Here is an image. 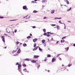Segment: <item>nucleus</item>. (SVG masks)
Returning <instances> with one entry per match:
<instances>
[{
  "label": "nucleus",
  "mask_w": 75,
  "mask_h": 75,
  "mask_svg": "<svg viewBox=\"0 0 75 75\" xmlns=\"http://www.w3.org/2000/svg\"><path fill=\"white\" fill-rule=\"evenodd\" d=\"M21 65L18 64V69H19V71H20V69L21 68Z\"/></svg>",
  "instance_id": "1"
},
{
  "label": "nucleus",
  "mask_w": 75,
  "mask_h": 75,
  "mask_svg": "<svg viewBox=\"0 0 75 75\" xmlns=\"http://www.w3.org/2000/svg\"><path fill=\"white\" fill-rule=\"evenodd\" d=\"M1 38H2V40L4 42H5V36H1Z\"/></svg>",
  "instance_id": "2"
},
{
  "label": "nucleus",
  "mask_w": 75,
  "mask_h": 75,
  "mask_svg": "<svg viewBox=\"0 0 75 75\" xmlns=\"http://www.w3.org/2000/svg\"><path fill=\"white\" fill-rule=\"evenodd\" d=\"M18 48H17V50H13L12 53L13 54H14V53H15V52H17V50H18Z\"/></svg>",
  "instance_id": "3"
},
{
  "label": "nucleus",
  "mask_w": 75,
  "mask_h": 75,
  "mask_svg": "<svg viewBox=\"0 0 75 75\" xmlns=\"http://www.w3.org/2000/svg\"><path fill=\"white\" fill-rule=\"evenodd\" d=\"M21 52V49H19L18 50L17 53V54H20Z\"/></svg>",
  "instance_id": "4"
},
{
  "label": "nucleus",
  "mask_w": 75,
  "mask_h": 75,
  "mask_svg": "<svg viewBox=\"0 0 75 75\" xmlns=\"http://www.w3.org/2000/svg\"><path fill=\"white\" fill-rule=\"evenodd\" d=\"M34 58H38L39 57H40V56L37 55H34Z\"/></svg>",
  "instance_id": "5"
},
{
  "label": "nucleus",
  "mask_w": 75,
  "mask_h": 75,
  "mask_svg": "<svg viewBox=\"0 0 75 75\" xmlns=\"http://www.w3.org/2000/svg\"><path fill=\"white\" fill-rule=\"evenodd\" d=\"M56 59H56V58H55V57L53 58L52 60V62H54V61H55Z\"/></svg>",
  "instance_id": "6"
},
{
  "label": "nucleus",
  "mask_w": 75,
  "mask_h": 75,
  "mask_svg": "<svg viewBox=\"0 0 75 75\" xmlns=\"http://www.w3.org/2000/svg\"><path fill=\"white\" fill-rule=\"evenodd\" d=\"M27 7L25 6H24L23 7V8L24 10H25V9H27Z\"/></svg>",
  "instance_id": "7"
},
{
  "label": "nucleus",
  "mask_w": 75,
  "mask_h": 75,
  "mask_svg": "<svg viewBox=\"0 0 75 75\" xmlns=\"http://www.w3.org/2000/svg\"><path fill=\"white\" fill-rule=\"evenodd\" d=\"M37 39L36 38L35 39H34L33 40V42H36V41H37Z\"/></svg>",
  "instance_id": "8"
},
{
  "label": "nucleus",
  "mask_w": 75,
  "mask_h": 75,
  "mask_svg": "<svg viewBox=\"0 0 75 75\" xmlns=\"http://www.w3.org/2000/svg\"><path fill=\"white\" fill-rule=\"evenodd\" d=\"M55 11L54 10H52L51 13H52V14H54V13H55Z\"/></svg>",
  "instance_id": "9"
},
{
  "label": "nucleus",
  "mask_w": 75,
  "mask_h": 75,
  "mask_svg": "<svg viewBox=\"0 0 75 75\" xmlns=\"http://www.w3.org/2000/svg\"><path fill=\"white\" fill-rule=\"evenodd\" d=\"M6 32L8 33H10V30L9 29H6Z\"/></svg>",
  "instance_id": "10"
},
{
  "label": "nucleus",
  "mask_w": 75,
  "mask_h": 75,
  "mask_svg": "<svg viewBox=\"0 0 75 75\" xmlns=\"http://www.w3.org/2000/svg\"><path fill=\"white\" fill-rule=\"evenodd\" d=\"M25 60L28 61H30V59H25Z\"/></svg>",
  "instance_id": "11"
},
{
  "label": "nucleus",
  "mask_w": 75,
  "mask_h": 75,
  "mask_svg": "<svg viewBox=\"0 0 75 75\" xmlns=\"http://www.w3.org/2000/svg\"><path fill=\"white\" fill-rule=\"evenodd\" d=\"M57 30H59V28H60V27L59 25L57 26Z\"/></svg>",
  "instance_id": "12"
},
{
  "label": "nucleus",
  "mask_w": 75,
  "mask_h": 75,
  "mask_svg": "<svg viewBox=\"0 0 75 75\" xmlns=\"http://www.w3.org/2000/svg\"><path fill=\"white\" fill-rule=\"evenodd\" d=\"M32 62H33V63H35V62H36V61L35 60H32Z\"/></svg>",
  "instance_id": "13"
},
{
  "label": "nucleus",
  "mask_w": 75,
  "mask_h": 75,
  "mask_svg": "<svg viewBox=\"0 0 75 75\" xmlns=\"http://www.w3.org/2000/svg\"><path fill=\"white\" fill-rule=\"evenodd\" d=\"M61 42L62 43V42H65V41L64 39H62L61 40Z\"/></svg>",
  "instance_id": "14"
},
{
  "label": "nucleus",
  "mask_w": 75,
  "mask_h": 75,
  "mask_svg": "<svg viewBox=\"0 0 75 75\" xmlns=\"http://www.w3.org/2000/svg\"><path fill=\"white\" fill-rule=\"evenodd\" d=\"M42 3H45V2H47V1H46V0H42Z\"/></svg>",
  "instance_id": "15"
},
{
  "label": "nucleus",
  "mask_w": 75,
  "mask_h": 75,
  "mask_svg": "<svg viewBox=\"0 0 75 75\" xmlns=\"http://www.w3.org/2000/svg\"><path fill=\"white\" fill-rule=\"evenodd\" d=\"M45 40H42V42L43 44H44V43L45 42Z\"/></svg>",
  "instance_id": "16"
},
{
  "label": "nucleus",
  "mask_w": 75,
  "mask_h": 75,
  "mask_svg": "<svg viewBox=\"0 0 75 75\" xmlns=\"http://www.w3.org/2000/svg\"><path fill=\"white\" fill-rule=\"evenodd\" d=\"M43 31L44 33H45V32H46V29H45V28H44L43 29Z\"/></svg>",
  "instance_id": "17"
},
{
  "label": "nucleus",
  "mask_w": 75,
  "mask_h": 75,
  "mask_svg": "<svg viewBox=\"0 0 75 75\" xmlns=\"http://www.w3.org/2000/svg\"><path fill=\"white\" fill-rule=\"evenodd\" d=\"M69 49V47H67L65 48V50L66 51H68V50Z\"/></svg>",
  "instance_id": "18"
},
{
  "label": "nucleus",
  "mask_w": 75,
  "mask_h": 75,
  "mask_svg": "<svg viewBox=\"0 0 75 75\" xmlns=\"http://www.w3.org/2000/svg\"><path fill=\"white\" fill-rule=\"evenodd\" d=\"M33 12L35 13H36L38 12V11L35 10L33 11Z\"/></svg>",
  "instance_id": "19"
},
{
  "label": "nucleus",
  "mask_w": 75,
  "mask_h": 75,
  "mask_svg": "<svg viewBox=\"0 0 75 75\" xmlns=\"http://www.w3.org/2000/svg\"><path fill=\"white\" fill-rule=\"evenodd\" d=\"M72 65V64L71 63H69V64L68 65V67H70V66Z\"/></svg>",
  "instance_id": "20"
},
{
  "label": "nucleus",
  "mask_w": 75,
  "mask_h": 75,
  "mask_svg": "<svg viewBox=\"0 0 75 75\" xmlns=\"http://www.w3.org/2000/svg\"><path fill=\"white\" fill-rule=\"evenodd\" d=\"M23 47H26L27 46V44L25 43H24L23 44Z\"/></svg>",
  "instance_id": "21"
},
{
  "label": "nucleus",
  "mask_w": 75,
  "mask_h": 75,
  "mask_svg": "<svg viewBox=\"0 0 75 75\" xmlns=\"http://www.w3.org/2000/svg\"><path fill=\"white\" fill-rule=\"evenodd\" d=\"M66 2L67 3V4H69V1H68V0H66Z\"/></svg>",
  "instance_id": "22"
},
{
  "label": "nucleus",
  "mask_w": 75,
  "mask_h": 75,
  "mask_svg": "<svg viewBox=\"0 0 75 75\" xmlns=\"http://www.w3.org/2000/svg\"><path fill=\"white\" fill-rule=\"evenodd\" d=\"M47 57H51V55L48 54V55L47 56Z\"/></svg>",
  "instance_id": "23"
},
{
  "label": "nucleus",
  "mask_w": 75,
  "mask_h": 75,
  "mask_svg": "<svg viewBox=\"0 0 75 75\" xmlns=\"http://www.w3.org/2000/svg\"><path fill=\"white\" fill-rule=\"evenodd\" d=\"M59 23H60V24H64V23H62L61 22V21H59Z\"/></svg>",
  "instance_id": "24"
},
{
  "label": "nucleus",
  "mask_w": 75,
  "mask_h": 75,
  "mask_svg": "<svg viewBox=\"0 0 75 75\" xmlns=\"http://www.w3.org/2000/svg\"><path fill=\"white\" fill-rule=\"evenodd\" d=\"M31 37L30 36H28L27 37L28 39H29V38H30Z\"/></svg>",
  "instance_id": "25"
},
{
  "label": "nucleus",
  "mask_w": 75,
  "mask_h": 75,
  "mask_svg": "<svg viewBox=\"0 0 75 75\" xmlns=\"http://www.w3.org/2000/svg\"><path fill=\"white\" fill-rule=\"evenodd\" d=\"M34 47H36V43H35V44L33 46Z\"/></svg>",
  "instance_id": "26"
},
{
  "label": "nucleus",
  "mask_w": 75,
  "mask_h": 75,
  "mask_svg": "<svg viewBox=\"0 0 75 75\" xmlns=\"http://www.w3.org/2000/svg\"><path fill=\"white\" fill-rule=\"evenodd\" d=\"M25 18H26L27 19H28V18H29V17H27V16H26L25 17Z\"/></svg>",
  "instance_id": "27"
},
{
  "label": "nucleus",
  "mask_w": 75,
  "mask_h": 75,
  "mask_svg": "<svg viewBox=\"0 0 75 75\" xmlns=\"http://www.w3.org/2000/svg\"><path fill=\"white\" fill-rule=\"evenodd\" d=\"M0 18H4V17L0 16Z\"/></svg>",
  "instance_id": "28"
},
{
  "label": "nucleus",
  "mask_w": 75,
  "mask_h": 75,
  "mask_svg": "<svg viewBox=\"0 0 75 75\" xmlns=\"http://www.w3.org/2000/svg\"><path fill=\"white\" fill-rule=\"evenodd\" d=\"M51 25H52V26H55V25H56L52 24Z\"/></svg>",
  "instance_id": "29"
},
{
  "label": "nucleus",
  "mask_w": 75,
  "mask_h": 75,
  "mask_svg": "<svg viewBox=\"0 0 75 75\" xmlns=\"http://www.w3.org/2000/svg\"><path fill=\"white\" fill-rule=\"evenodd\" d=\"M39 50L40 51H42V49H41V48H40V47H39Z\"/></svg>",
  "instance_id": "30"
},
{
  "label": "nucleus",
  "mask_w": 75,
  "mask_h": 75,
  "mask_svg": "<svg viewBox=\"0 0 75 75\" xmlns=\"http://www.w3.org/2000/svg\"><path fill=\"white\" fill-rule=\"evenodd\" d=\"M44 35H47V33H45L44 34H43Z\"/></svg>",
  "instance_id": "31"
},
{
  "label": "nucleus",
  "mask_w": 75,
  "mask_h": 75,
  "mask_svg": "<svg viewBox=\"0 0 75 75\" xmlns=\"http://www.w3.org/2000/svg\"><path fill=\"white\" fill-rule=\"evenodd\" d=\"M39 47V46H37L35 47L36 50H37V48Z\"/></svg>",
  "instance_id": "32"
},
{
  "label": "nucleus",
  "mask_w": 75,
  "mask_h": 75,
  "mask_svg": "<svg viewBox=\"0 0 75 75\" xmlns=\"http://www.w3.org/2000/svg\"><path fill=\"white\" fill-rule=\"evenodd\" d=\"M64 24V29H66V26L65 25V24Z\"/></svg>",
  "instance_id": "33"
},
{
  "label": "nucleus",
  "mask_w": 75,
  "mask_h": 75,
  "mask_svg": "<svg viewBox=\"0 0 75 75\" xmlns=\"http://www.w3.org/2000/svg\"><path fill=\"white\" fill-rule=\"evenodd\" d=\"M18 55V54H15L13 55V56H17Z\"/></svg>",
  "instance_id": "34"
},
{
  "label": "nucleus",
  "mask_w": 75,
  "mask_h": 75,
  "mask_svg": "<svg viewBox=\"0 0 75 75\" xmlns=\"http://www.w3.org/2000/svg\"><path fill=\"white\" fill-rule=\"evenodd\" d=\"M36 49L35 48H34L33 49V51H35L36 50Z\"/></svg>",
  "instance_id": "35"
},
{
  "label": "nucleus",
  "mask_w": 75,
  "mask_h": 75,
  "mask_svg": "<svg viewBox=\"0 0 75 75\" xmlns=\"http://www.w3.org/2000/svg\"><path fill=\"white\" fill-rule=\"evenodd\" d=\"M47 37H50V35L48 34L47 35Z\"/></svg>",
  "instance_id": "36"
},
{
  "label": "nucleus",
  "mask_w": 75,
  "mask_h": 75,
  "mask_svg": "<svg viewBox=\"0 0 75 75\" xmlns=\"http://www.w3.org/2000/svg\"><path fill=\"white\" fill-rule=\"evenodd\" d=\"M24 67H26V64H23L22 65Z\"/></svg>",
  "instance_id": "37"
},
{
  "label": "nucleus",
  "mask_w": 75,
  "mask_h": 75,
  "mask_svg": "<svg viewBox=\"0 0 75 75\" xmlns=\"http://www.w3.org/2000/svg\"><path fill=\"white\" fill-rule=\"evenodd\" d=\"M19 43H20V42H18V41H17L16 42V44H19Z\"/></svg>",
  "instance_id": "38"
},
{
  "label": "nucleus",
  "mask_w": 75,
  "mask_h": 75,
  "mask_svg": "<svg viewBox=\"0 0 75 75\" xmlns=\"http://www.w3.org/2000/svg\"><path fill=\"white\" fill-rule=\"evenodd\" d=\"M40 67V65H38V66L37 67V68H39V67Z\"/></svg>",
  "instance_id": "39"
},
{
  "label": "nucleus",
  "mask_w": 75,
  "mask_h": 75,
  "mask_svg": "<svg viewBox=\"0 0 75 75\" xmlns=\"http://www.w3.org/2000/svg\"><path fill=\"white\" fill-rule=\"evenodd\" d=\"M32 27L33 28H36L35 26H33Z\"/></svg>",
  "instance_id": "40"
},
{
  "label": "nucleus",
  "mask_w": 75,
  "mask_h": 75,
  "mask_svg": "<svg viewBox=\"0 0 75 75\" xmlns=\"http://www.w3.org/2000/svg\"><path fill=\"white\" fill-rule=\"evenodd\" d=\"M16 20H11V21L10 20L9 21H16Z\"/></svg>",
  "instance_id": "41"
},
{
  "label": "nucleus",
  "mask_w": 75,
  "mask_h": 75,
  "mask_svg": "<svg viewBox=\"0 0 75 75\" xmlns=\"http://www.w3.org/2000/svg\"><path fill=\"white\" fill-rule=\"evenodd\" d=\"M46 18H47V17H45L43 18V19H46Z\"/></svg>",
  "instance_id": "42"
},
{
  "label": "nucleus",
  "mask_w": 75,
  "mask_h": 75,
  "mask_svg": "<svg viewBox=\"0 0 75 75\" xmlns=\"http://www.w3.org/2000/svg\"><path fill=\"white\" fill-rule=\"evenodd\" d=\"M18 65V62H17V63H16V65Z\"/></svg>",
  "instance_id": "43"
},
{
  "label": "nucleus",
  "mask_w": 75,
  "mask_h": 75,
  "mask_svg": "<svg viewBox=\"0 0 75 75\" xmlns=\"http://www.w3.org/2000/svg\"><path fill=\"white\" fill-rule=\"evenodd\" d=\"M14 32H15V33H16L17 32V30H15Z\"/></svg>",
  "instance_id": "44"
},
{
  "label": "nucleus",
  "mask_w": 75,
  "mask_h": 75,
  "mask_svg": "<svg viewBox=\"0 0 75 75\" xmlns=\"http://www.w3.org/2000/svg\"><path fill=\"white\" fill-rule=\"evenodd\" d=\"M59 55H60V54H58L57 56V57H59Z\"/></svg>",
  "instance_id": "45"
},
{
  "label": "nucleus",
  "mask_w": 75,
  "mask_h": 75,
  "mask_svg": "<svg viewBox=\"0 0 75 75\" xmlns=\"http://www.w3.org/2000/svg\"><path fill=\"white\" fill-rule=\"evenodd\" d=\"M64 38H65V37H63V38H62V39H64Z\"/></svg>",
  "instance_id": "46"
},
{
  "label": "nucleus",
  "mask_w": 75,
  "mask_h": 75,
  "mask_svg": "<svg viewBox=\"0 0 75 75\" xmlns=\"http://www.w3.org/2000/svg\"><path fill=\"white\" fill-rule=\"evenodd\" d=\"M26 17H29V18H30V17H29L28 16V15H27L26 16Z\"/></svg>",
  "instance_id": "47"
},
{
  "label": "nucleus",
  "mask_w": 75,
  "mask_h": 75,
  "mask_svg": "<svg viewBox=\"0 0 75 75\" xmlns=\"http://www.w3.org/2000/svg\"><path fill=\"white\" fill-rule=\"evenodd\" d=\"M34 2H35L34 1H32V3H34Z\"/></svg>",
  "instance_id": "48"
},
{
  "label": "nucleus",
  "mask_w": 75,
  "mask_h": 75,
  "mask_svg": "<svg viewBox=\"0 0 75 75\" xmlns=\"http://www.w3.org/2000/svg\"><path fill=\"white\" fill-rule=\"evenodd\" d=\"M6 48H7V46H6V47H4V48L5 49H6Z\"/></svg>",
  "instance_id": "49"
},
{
  "label": "nucleus",
  "mask_w": 75,
  "mask_h": 75,
  "mask_svg": "<svg viewBox=\"0 0 75 75\" xmlns=\"http://www.w3.org/2000/svg\"><path fill=\"white\" fill-rule=\"evenodd\" d=\"M47 34H50V32H47Z\"/></svg>",
  "instance_id": "50"
},
{
  "label": "nucleus",
  "mask_w": 75,
  "mask_h": 75,
  "mask_svg": "<svg viewBox=\"0 0 75 75\" xmlns=\"http://www.w3.org/2000/svg\"><path fill=\"white\" fill-rule=\"evenodd\" d=\"M47 59H45L44 60V61H47Z\"/></svg>",
  "instance_id": "51"
},
{
  "label": "nucleus",
  "mask_w": 75,
  "mask_h": 75,
  "mask_svg": "<svg viewBox=\"0 0 75 75\" xmlns=\"http://www.w3.org/2000/svg\"><path fill=\"white\" fill-rule=\"evenodd\" d=\"M70 10L69 9H68V10H67V11H70Z\"/></svg>",
  "instance_id": "52"
},
{
  "label": "nucleus",
  "mask_w": 75,
  "mask_h": 75,
  "mask_svg": "<svg viewBox=\"0 0 75 75\" xmlns=\"http://www.w3.org/2000/svg\"><path fill=\"white\" fill-rule=\"evenodd\" d=\"M30 36H32V34L30 33Z\"/></svg>",
  "instance_id": "53"
},
{
  "label": "nucleus",
  "mask_w": 75,
  "mask_h": 75,
  "mask_svg": "<svg viewBox=\"0 0 75 75\" xmlns=\"http://www.w3.org/2000/svg\"><path fill=\"white\" fill-rule=\"evenodd\" d=\"M68 22H69V23H71V21H68Z\"/></svg>",
  "instance_id": "54"
},
{
  "label": "nucleus",
  "mask_w": 75,
  "mask_h": 75,
  "mask_svg": "<svg viewBox=\"0 0 75 75\" xmlns=\"http://www.w3.org/2000/svg\"><path fill=\"white\" fill-rule=\"evenodd\" d=\"M73 45L74 47H75V44H74Z\"/></svg>",
  "instance_id": "55"
},
{
  "label": "nucleus",
  "mask_w": 75,
  "mask_h": 75,
  "mask_svg": "<svg viewBox=\"0 0 75 75\" xmlns=\"http://www.w3.org/2000/svg\"><path fill=\"white\" fill-rule=\"evenodd\" d=\"M54 19H55V20H56V19H57V18H54Z\"/></svg>",
  "instance_id": "56"
},
{
  "label": "nucleus",
  "mask_w": 75,
  "mask_h": 75,
  "mask_svg": "<svg viewBox=\"0 0 75 75\" xmlns=\"http://www.w3.org/2000/svg\"><path fill=\"white\" fill-rule=\"evenodd\" d=\"M69 9L71 10V7L69 8Z\"/></svg>",
  "instance_id": "57"
},
{
  "label": "nucleus",
  "mask_w": 75,
  "mask_h": 75,
  "mask_svg": "<svg viewBox=\"0 0 75 75\" xmlns=\"http://www.w3.org/2000/svg\"><path fill=\"white\" fill-rule=\"evenodd\" d=\"M60 60H61V58H60V59H59Z\"/></svg>",
  "instance_id": "58"
},
{
  "label": "nucleus",
  "mask_w": 75,
  "mask_h": 75,
  "mask_svg": "<svg viewBox=\"0 0 75 75\" xmlns=\"http://www.w3.org/2000/svg\"><path fill=\"white\" fill-rule=\"evenodd\" d=\"M38 0H35V1H37Z\"/></svg>",
  "instance_id": "59"
},
{
  "label": "nucleus",
  "mask_w": 75,
  "mask_h": 75,
  "mask_svg": "<svg viewBox=\"0 0 75 75\" xmlns=\"http://www.w3.org/2000/svg\"><path fill=\"white\" fill-rule=\"evenodd\" d=\"M58 42H59V41H58L57 42H56V43H58Z\"/></svg>",
  "instance_id": "60"
},
{
  "label": "nucleus",
  "mask_w": 75,
  "mask_h": 75,
  "mask_svg": "<svg viewBox=\"0 0 75 75\" xmlns=\"http://www.w3.org/2000/svg\"><path fill=\"white\" fill-rule=\"evenodd\" d=\"M59 19H61V17L59 18Z\"/></svg>",
  "instance_id": "61"
},
{
  "label": "nucleus",
  "mask_w": 75,
  "mask_h": 75,
  "mask_svg": "<svg viewBox=\"0 0 75 75\" xmlns=\"http://www.w3.org/2000/svg\"><path fill=\"white\" fill-rule=\"evenodd\" d=\"M50 34H53V33H51Z\"/></svg>",
  "instance_id": "62"
},
{
  "label": "nucleus",
  "mask_w": 75,
  "mask_h": 75,
  "mask_svg": "<svg viewBox=\"0 0 75 75\" xmlns=\"http://www.w3.org/2000/svg\"><path fill=\"white\" fill-rule=\"evenodd\" d=\"M62 67H63V66H64V65L62 64Z\"/></svg>",
  "instance_id": "63"
},
{
  "label": "nucleus",
  "mask_w": 75,
  "mask_h": 75,
  "mask_svg": "<svg viewBox=\"0 0 75 75\" xmlns=\"http://www.w3.org/2000/svg\"><path fill=\"white\" fill-rule=\"evenodd\" d=\"M47 71H48V72H49L50 71V70H48Z\"/></svg>",
  "instance_id": "64"
}]
</instances>
